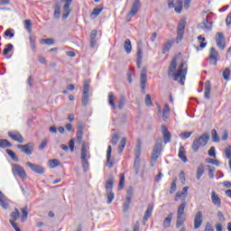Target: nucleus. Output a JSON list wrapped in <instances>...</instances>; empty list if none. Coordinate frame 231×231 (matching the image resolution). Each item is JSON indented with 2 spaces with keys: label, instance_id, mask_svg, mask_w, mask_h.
Here are the masks:
<instances>
[{
  "label": "nucleus",
  "instance_id": "obj_1",
  "mask_svg": "<svg viewBox=\"0 0 231 231\" xmlns=\"http://www.w3.org/2000/svg\"><path fill=\"white\" fill-rule=\"evenodd\" d=\"M178 67V58H173L171 61V64L168 69V75L172 77L173 80H178L180 79L181 86L185 85V78L187 77V69H183L185 67V61H181L179 66V70L176 72V68Z\"/></svg>",
  "mask_w": 231,
  "mask_h": 231
},
{
  "label": "nucleus",
  "instance_id": "obj_2",
  "mask_svg": "<svg viewBox=\"0 0 231 231\" xmlns=\"http://www.w3.org/2000/svg\"><path fill=\"white\" fill-rule=\"evenodd\" d=\"M114 181H115V177L110 176L105 185L106 194L107 198V200H106L107 205H111L113 203V199H115V193L113 192Z\"/></svg>",
  "mask_w": 231,
  "mask_h": 231
},
{
  "label": "nucleus",
  "instance_id": "obj_3",
  "mask_svg": "<svg viewBox=\"0 0 231 231\" xmlns=\"http://www.w3.org/2000/svg\"><path fill=\"white\" fill-rule=\"evenodd\" d=\"M192 0H177L175 5L174 2H169L168 6L169 8H174L175 7V12L177 14H181V11L183 10V6L185 10H189L190 7V3Z\"/></svg>",
  "mask_w": 231,
  "mask_h": 231
},
{
  "label": "nucleus",
  "instance_id": "obj_4",
  "mask_svg": "<svg viewBox=\"0 0 231 231\" xmlns=\"http://www.w3.org/2000/svg\"><path fill=\"white\" fill-rule=\"evenodd\" d=\"M187 207V202H181L177 209V222L176 228H180V226H183L185 223V208Z\"/></svg>",
  "mask_w": 231,
  "mask_h": 231
},
{
  "label": "nucleus",
  "instance_id": "obj_5",
  "mask_svg": "<svg viewBox=\"0 0 231 231\" xmlns=\"http://www.w3.org/2000/svg\"><path fill=\"white\" fill-rule=\"evenodd\" d=\"M12 172L14 176H18V178H21L22 180H26V171L23 166L19 164H13Z\"/></svg>",
  "mask_w": 231,
  "mask_h": 231
},
{
  "label": "nucleus",
  "instance_id": "obj_6",
  "mask_svg": "<svg viewBox=\"0 0 231 231\" xmlns=\"http://www.w3.org/2000/svg\"><path fill=\"white\" fill-rule=\"evenodd\" d=\"M183 35H185V21L181 20L177 27V44H180V42H181V41L183 40Z\"/></svg>",
  "mask_w": 231,
  "mask_h": 231
},
{
  "label": "nucleus",
  "instance_id": "obj_7",
  "mask_svg": "<svg viewBox=\"0 0 231 231\" xmlns=\"http://www.w3.org/2000/svg\"><path fill=\"white\" fill-rule=\"evenodd\" d=\"M215 41L217 42V48L220 50H225V47L226 46V40H225V34L223 32H217Z\"/></svg>",
  "mask_w": 231,
  "mask_h": 231
},
{
  "label": "nucleus",
  "instance_id": "obj_8",
  "mask_svg": "<svg viewBox=\"0 0 231 231\" xmlns=\"http://www.w3.org/2000/svg\"><path fill=\"white\" fill-rule=\"evenodd\" d=\"M209 140H210V134H208V132H206L193 142V145H207Z\"/></svg>",
  "mask_w": 231,
  "mask_h": 231
},
{
  "label": "nucleus",
  "instance_id": "obj_9",
  "mask_svg": "<svg viewBox=\"0 0 231 231\" xmlns=\"http://www.w3.org/2000/svg\"><path fill=\"white\" fill-rule=\"evenodd\" d=\"M61 3H65L63 5V14L62 19L63 21H66L68 17H69V14H71V9L69 8L71 6V4L73 3V0H61Z\"/></svg>",
  "mask_w": 231,
  "mask_h": 231
},
{
  "label": "nucleus",
  "instance_id": "obj_10",
  "mask_svg": "<svg viewBox=\"0 0 231 231\" xmlns=\"http://www.w3.org/2000/svg\"><path fill=\"white\" fill-rule=\"evenodd\" d=\"M140 85L142 91H145V86H147V68L143 67L141 70Z\"/></svg>",
  "mask_w": 231,
  "mask_h": 231
},
{
  "label": "nucleus",
  "instance_id": "obj_11",
  "mask_svg": "<svg viewBox=\"0 0 231 231\" xmlns=\"http://www.w3.org/2000/svg\"><path fill=\"white\" fill-rule=\"evenodd\" d=\"M189 194V187H184L182 191H179L176 193L175 196V201H179L180 199H181L182 203H187V201H185V199H187V196Z\"/></svg>",
  "mask_w": 231,
  "mask_h": 231
},
{
  "label": "nucleus",
  "instance_id": "obj_12",
  "mask_svg": "<svg viewBox=\"0 0 231 231\" xmlns=\"http://www.w3.org/2000/svg\"><path fill=\"white\" fill-rule=\"evenodd\" d=\"M219 53L216 51L214 47L210 48L209 50V64H212L213 66H217V56Z\"/></svg>",
  "mask_w": 231,
  "mask_h": 231
},
{
  "label": "nucleus",
  "instance_id": "obj_13",
  "mask_svg": "<svg viewBox=\"0 0 231 231\" xmlns=\"http://www.w3.org/2000/svg\"><path fill=\"white\" fill-rule=\"evenodd\" d=\"M26 165H27V167H29L31 169V171H32L36 174H44V172H45L44 167H42L39 164H34V163L28 162L26 163Z\"/></svg>",
  "mask_w": 231,
  "mask_h": 231
},
{
  "label": "nucleus",
  "instance_id": "obj_14",
  "mask_svg": "<svg viewBox=\"0 0 231 231\" xmlns=\"http://www.w3.org/2000/svg\"><path fill=\"white\" fill-rule=\"evenodd\" d=\"M201 225H203V213L201 211H198L194 217L195 230H198V228H200Z\"/></svg>",
  "mask_w": 231,
  "mask_h": 231
},
{
  "label": "nucleus",
  "instance_id": "obj_15",
  "mask_svg": "<svg viewBox=\"0 0 231 231\" xmlns=\"http://www.w3.org/2000/svg\"><path fill=\"white\" fill-rule=\"evenodd\" d=\"M208 19H210V15H207L203 23L199 24V28H201V30H204V32H210V30H212V22H208Z\"/></svg>",
  "mask_w": 231,
  "mask_h": 231
},
{
  "label": "nucleus",
  "instance_id": "obj_16",
  "mask_svg": "<svg viewBox=\"0 0 231 231\" xmlns=\"http://www.w3.org/2000/svg\"><path fill=\"white\" fill-rule=\"evenodd\" d=\"M8 136L12 140H14V142H18L19 143H23V138L19 132H8Z\"/></svg>",
  "mask_w": 231,
  "mask_h": 231
},
{
  "label": "nucleus",
  "instance_id": "obj_17",
  "mask_svg": "<svg viewBox=\"0 0 231 231\" xmlns=\"http://www.w3.org/2000/svg\"><path fill=\"white\" fill-rule=\"evenodd\" d=\"M211 201L215 207L221 208V198H219V195L217 194L216 191L211 192Z\"/></svg>",
  "mask_w": 231,
  "mask_h": 231
},
{
  "label": "nucleus",
  "instance_id": "obj_18",
  "mask_svg": "<svg viewBox=\"0 0 231 231\" xmlns=\"http://www.w3.org/2000/svg\"><path fill=\"white\" fill-rule=\"evenodd\" d=\"M142 6V3L140 2V0H134L132 9L130 11V15L132 17H134V15H136V14H138V10H140V7Z\"/></svg>",
  "mask_w": 231,
  "mask_h": 231
},
{
  "label": "nucleus",
  "instance_id": "obj_19",
  "mask_svg": "<svg viewBox=\"0 0 231 231\" xmlns=\"http://www.w3.org/2000/svg\"><path fill=\"white\" fill-rule=\"evenodd\" d=\"M162 133L163 136V143L166 144L169 143V142H171V133H169L167 126L162 125Z\"/></svg>",
  "mask_w": 231,
  "mask_h": 231
},
{
  "label": "nucleus",
  "instance_id": "obj_20",
  "mask_svg": "<svg viewBox=\"0 0 231 231\" xmlns=\"http://www.w3.org/2000/svg\"><path fill=\"white\" fill-rule=\"evenodd\" d=\"M174 42H176V40L172 39L169 40L163 44L162 51V55H165V53L169 52V51L172 48V44H174Z\"/></svg>",
  "mask_w": 231,
  "mask_h": 231
},
{
  "label": "nucleus",
  "instance_id": "obj_21",
  "mask_svg": "<svg viewBox=\"0 0 231 231\" xmlns=\"http://www.w3.org/2000/svg\"><path fill=\"white\" fill-rule=\"evenodd\" d=\"M136 57H137V61H136L137 68L140 69V68H142V59H143V50L140 46L137 47Z\"/></svg>",
  "mask_w": 231,
  "mask_h": 231
},
{
  "label": "nucleus",
  "instance_id": "obj_22",
  "mask_svg": "<svg viewBox=\"0 0 231 231\" xmlns=\"http://www.w3.org/2000/svg\"><path fill=\"white\" fill-rule=\"evenodd\" d=\"M18 149H20L22 152H24V154H27V156H31L33 152V147L30 145H18Z\"/></svg>",
  "mask_w": 231,
  "mask_h": 231
},
{
  "label": "nucleus",
  "instance_id": "obj_23",
  "mask_svg": "<svg viewBox=\"0 0 231 231\" xmlns=\"http://www.w3.org/2000/svg\"><path fill=\"white\" fill-rule=\"evenodd\" d=\"M210 91H212V85H210V81H207L204 88V98L207 100H210Z\"/></svg>",
  "mask_w": 231,
  "mask_h": 231
},
{
  "label": "nucleus",
  "instance_id": "obj_24",
  "mask_svg": "<svg viewBox=\"0 0 231 231\" xmlns=\"http://www.w3.org/2000/svg\"><path fill=\"white\" fill-rule=\"evenodd\" d=\"M111 152H113V148L109 145L106 151V165L108 166V169H113V166L115 165L113 162H111Z\"/></svg>",
  "mask_w": 231,
  "mask_h": 231
},
{
  "label": "nucleus",
  "instance_id": "obj_25",
  "mask_svg": "<svg viewBox=\"0 0 231 231\" xmlns=\"http://www.w3.org/2000/svg\"><path fill=\"white\" fill-rule=\"evenodd\" d=\"M104 10V5H97L96 8L93 9L91 14H90V17L92 19H97V16L99 14H102Z\"/></svg>",
  "mask_w": 231,
  "mask_h": 231
},
{
  "label": "nucleus",
  "instance_id": "obj_26",
  "mask_svg": "<svg viewBox=\"0 0 231 231\" xmlns=\"http://www.w3.org/2000/svg\"><path fill=\"white\" fill-rule=\"evenodd\" d=\"M160 154H162V148H160V146H154L152 152V162H156L158 158H160Z\"/></svg>",
  "mask_w": 231,
  "mask_h": 231
},
{
  "label": "nucleus",
  "instance_id": "obj_27",
  "mask_svg": "<svg viewBox=\"0 0 231 231\" xmlns=\"http://www.w3.org/2000/svg\"><path fill=\"white\" fill-rule=\"evenodd\" d=\"M84 129V126L82 124L78 125V132H77V143L80 145L82 143V136H83V132L82 130Z\"/></svg>",
  "mask_w": 231,
  "mask_h": 231
},
{
  "label": "nucleus",
  "instance_id": "obj_28",
  "mask_svg": "<svg viewBox=\"0 0 231 231\" xmlns=\"http://www.w3.org/2000/svg\"><path fill=\"white\" fill-rule=\"evenodd\" d=\"M179 158L184 163H187V162H189V159H187V155H185V147L184 146H180L179 149Z\"/></svg>",
  "mask_w": 231,
  "mask_h": 231
},
{
  "label": "nucleus",
  "instance_id": "obj_29",
  "mask_svg": "<svg viewBox=\"0 0 231 231\" xmlns=\"http://www.w3.org/2000/svg\"><path fill=\"white\" fill-rule=\"evenodd\" d=\"M172 217H173V214L170 213L168 215V217L164 218V221L162 223L163 228H170L171 227V223H172Z\"/></svg>",
  "mask_w": 231,
  "mask_h": 231
},
{
  "label": "nucleus",
  "instance_id": "obj_30",
  "mask_svg": "<svg viewBox=\"0 0 231 231\" xmlns=\"http://www.w3.org/2000/svg\"><path fill=\"white\" fill-rule=\"evenodd\" d=\"M154 207L152 205H148L147 210L144 213L143 216V221H149V217H151V216H152V210H153Z\"/></svg>",
  "mask_w": 231,
  "mask_h": 231
},
{
  "label": "nucleus",
  "instance_id": "obj_31",
  "mask_svg": "<svg viewBox=\"0 0 231 231\" xmlns=\"http://www.w3.org/2000/svg\"><path fill=\"white\" fill-rule=\"evenodd\" d=\"M211 140L214 143H219V142H221V138L219 137V134H217L216 129L211 130Z\"/></svg>",
  "mask_w": 231,
  "mask_h": 231
},
{
  "label": "nucleus",
  "instance_id": "obj_32",
  "mask_svg": "<svg viewBox=\"0 0 231 231\" xmlns=\"http://www.w3.org/2000/svg\"><path fill=\"white\" fill-rule=\"evenodd\" d=\"M124 48H125V53H127V55H129V53H131V51H133V45L131 44V40L126 39L125 41Z\"/></svg>",
  "mask_w": 231,
  "mask_h": 231
},
{
  "label": "nucleus",
  "instance_id": "obj_33",
  "mask_svg": "<svg viewBox=\"0 0 231 231\" xmlns=\"http://www.w3.org/2000/svg\"><path fill=\"white\" fill-rule=\"evenodd\" d=\"M81 160H89V152H88V146L86 145L81 147Z\"/></svg>",
  "mask_w": 231,
  "mask_h": 231
},
{
  "label": "nucleus",
  "instance_id": "obj_34",
  "mask_svg": "<svg viewBox=\"0 0 231 231\" xmlns=\"http://www.w3.org/2000/svg\"><path fill=\"white\" fill-rule=\"evenodd\" d=\"M108 104L113 109H116V105H115V94L113 92L108 93Z\"/></svg>",
  "mask_w": 231,
  "mask_h": 231
},
{
  "label": "nucleus",
  "instance_id": "obj_35",
  "mask_svg": "<svg viewBox=\"0 0 231 231\" xmlns=\"http://www.w3.org/2000/svg\"><path fill=\"white\" fill-rule=\"evenodd\" d=\"M205 174V166L200 164L197 169V180H201V176Z\"/></svg>",
  "mask_w": 231,
  "mask_h": 231
},
{
  "label": "nucleus",
  "instance_id": "obj_36",
  "mask_svg": "<svg viewBox=\"0 0 231 231\" xmlns=\"http://www.w3.org/2000/svg\"><path fill=\"white\" fill-rule=\"evenodd\" d=\"M10 216H11L12 221H17V219L21 217V213L19 212V208H15L14 211H13Z\"/></svg>",
  "mask_w": 231,
  "mask_h": 231
},
{
  "label": "nucleus",
  "instance_id": "obj_37",
  "mask_svg": "<svg viewBox=\"0 0 231 231\" xmlns=\"http://www.w3.org/2000/svg\"><path fill=\"white\" fill-rule=\"evenodd\" d=\"M125 185V174L120 173V180L118 184V190H122Z\"/></svg>",
  "mask_w": 231,
  "mask_h": 231
},
{
  "label": "nucleus",
  "instance_id": "obj_38",
  "mask_svg": "<svg viewBox=\"0 0 231 231\" xmlns=\"http://www.w3.org/2000/svg\"><path fill=\"white\" fill-rule=\"evenodd\" d=\"M29 41H30V44H31V49L32 50L33 53H35V51H37V45L35 42V36H30L29 37Z\"/></svg>",
  "mask_w": 231,
  "mask_h": 231
},
{
  "label": "nucleus",
  "instance_id": "obj_39",
  "mask_svg": "<svg viewBox=\"0 0 231 231\" xmlns=\"http://www.w3.org/2000/svg\"><path fill=\"white\" fill-rule=\"evenodd\" d=\"M49 165L51 169H55V167L60 166V162L57 159L49 160Z\"/></svg>",
  "mask_w": 231,
  "mask_h": 231
},
{
  "label": "nucleus",
  "instance_id": "obj_40",
  "mask_svg": "<svg viewBox=\"0 0 231 231\" xmlns=\"http://www.w3.org/2000/svg\"><path fill=\"white\" fill-rule=\"evenodd\" d=\"M40 44H47V46H51V44H55V40H53V38L42 39L40 41Z\"/></svg>",
  "mask_w": 231,
  "mask_h": 231
},
{
  "label": "nucleus",
  "instance_id": "obj_41",
  "mask_svg": "<svg viewBox=\"0 0 231 231\" xmlns=\"http://www.w3.org/2000/svg\"><path fill=\"white\" fill-rule=\"evenodd\" d=\"M6 153L8 154V156H10L13 162H19V157H17V154H15L14 151L7 149Z\"/></svg>",
  "mask_w": 231,
  "mask_h": 231
},
{
  "label": "nucleus",
  "instance_id": "obj_42",
  "mask_svg": "<svg viewBox=\"0 0 231 231\" xmlns=\"http://www.w3.org/2000/svg\"><path fill=\"white\" fill-rule=\"evenodd\" d=\"M23 24H24L25 30H27V32H28L29 33H32V27L33 26V24L32 23V21H30V20H24V21H23Z\"/></svg>",
  "mask_w": 231,
  "mask_h": 231
},
{
  "label": "nucleus",
  "instance_id": "obj_43",
  "mask_svg": "<svg viewBox=\"0 0 231 231\" xmlns=\"http://www.w3.org/2000/svg\"><path fill=\"white\" fill-rule=\"evenodd\" d=\"M82 106L85 107L89 104V94H83L81 97Z\"/></svg>",
  "mask_w": 231,
  "mask_h": 231
},
{
  "label": "nucleus",
  "instance_id": "obj_44",
  "mask_svg": "<svg viewBox=\"0 0 231 231\" xmlns=\"http://www.w3.org/2000/svg\"><path fill=\"white\" fill-rule=\"evenodd\" d=\"M22 210V221H26L28 219V207L21 208Z\"/></svg>",
  "mask_w": 231,
  "mask_h": 231
},
{
  "label": "nucleus",
  "instance_id": "obj_45",
  "mask_svg": "<svg viewBox=\"0 0 231 231\" xmlns=\"http://www.w3.org/2000/svg\"><path fill=\"white\" fill-rule=\"evenodd\" d=\"M60 17V5L57 4L54 6V19H59Z\"/></svg>",
  "mask_w": 231,
  "mask_h": 231
},
{
  "label": "nucleus",
  "instance_id": "obj_46",
  "mask_svg": "<svg viewBox=\"0 0 231 231\" xmlns=\"http://www.w3.org/2000/svg\"><path fill=\"white\" fill-rule=\"evenodd\" d=\"M81 164L83 167V171L88 172L89 171V162H88V159L81 160Z\"/></svg>",
  "mask_w": 231,
  "mask_h": 231
},
{
  "label": "nucleus",
  "instance_id": "obj_47",
  "mask_svg": "<svg viewBox=\"0 0 231 231\" xmlns=\"http://www.w3.org/2000/svg\"><path fill=\"white\" fill-rule=\"evenodd\" d=\"M133 194H134V191L133 189V186H130L129 189L126 191V199L132 201Z\"/></svg>",
  "mask_w": 231,
  "mask_h": 231
},
{
  "label": "nucleus",
  "instance_id": "obj_48",
  "mask_svg": "<svg viewBox=\"0 0 231 231\" xmlns=\"http://www.w3.org/2000/svg\"><path fill=\"white\" fill-rule=\"evenodd\" d=\"M13 50H14V45L12 43L5 45V48L3 51V55L5 56L8 55V53H10V51Z\"/></svg>",
  "mask_w": 231,
  "mask_h": 231
},
{
  "label": "nucleus",
  "instance_id": "obj_49",
  "mask_svg": "<svg viewBox=\"0 0 231 231\" xmlns=\"http://www.w3.org/2000/svg\"><path fill=\"white\" fill-rule=\"evenodd\" d=\"M131 201L132 200L125 199V201L123 204V212L129 211V207H131Z\"/></svg>",
  "mask_w": 231,
  "mask_h": 231
},
{
  "label": "nucleus",
  "instance_id": "obj_50",
  "mask_svg": "<svg viewBox=\"0 0 231 231\" xmlns=\"http://www.w3.org/2000/svg\"><path fill=\"white\" fill-rule=\"evenodd\" d=\"M208 177L210 178V180L214 179V174L216 172V168L213 167V166L208 165Z\"/></svg>",
  "mask_w": 231,
  "mask_h": 231
},
{
  "label": "nucleus",
  "instance_id": "obj_51",
  "mask_svg": "<svg viewBox=\"0 0 231 231\" xmlns=\"http://www.w3.org/2000/svg\"><path fill=\"white\" fill-rule=\"evenodd\" d=\"M230 73L231 70L230 69L226 68L224 71H223V78L225 79V80H230Z\"/></svg>",
  "mask_w": 231,
  "mask_h": 231
},
{
  "label": "nucleus",
  "instance_id": "obj_52",
  "mask_svg": "<svg viewBox=\"0 0 231 231\" xmlns=\"http://www.w3.org/2000/svg\"><path fill=\"white\" fill-rule=\"evenodd\" d=\"M192 133H193V132H182V133L180 134V137L182 140H187V138H190V136H192Z\"/></svg>",
  "mask_w": 231,
  "mask_h": 231
},
{
  "label": "nucleus",
  "instance_id": "obj_53",
  "mask_svg": "<svg viewBox=\"0 0 231 231\" xmlns=\"http://www.w3.org/2000/svg\"><path fill=\"white\" fill-rule=\"evenodd\" d=\"M124 106H125V97L122 96L118 101V109H124Z\"/></svg>",
  "mask_w": 231,
  "mask_h": 231
},
{
  "label": "nucleus",
  "instance_id": "obj_54",
  "mask_svg": "<svg viewBox=\"0 0 231 231\" xmlns=\"http://www.w3.org/2000/svg\"><path fill=\"white\" fill-rule=\"evenodd\" d=\"M145 106L148 107H151L152 106V99L151 98V95L147 94L145 96Z\"/></svg>",
  "mask_w": 231,
  "mask_h": 231
},
{
  "label": "nucleus",
  "instance_id": "obj_55",
  "mask_svg": "<svg viewBox=\"0 0 231 231\" xmlns=\"http://www.w3.org/2000/svg\"><path fill=\"white\" fill-rule=\"evenodd\" d=\"M176 179H173L172 182H171V186L170 188V194H172L174 192H176Z\"/></svg>",
  "mask_w": 231,
  "mask_h": 231
},
{
  "label": "nucleus",
  "instance_id": "obj_56",
  "mask_svg": "<svg viewBox=\"0 0 231 231\" xmlns=\"http://www.w3.org/2000/svg\"><path fill=\"white\" fill-rule=\"evenodd\" d=\"M83 95H89V83H84Z\"/></svg>",
  "mask_w": 231,
  "mask_h": 231
},
{
  "label": "nucleus",
  "instance_id": "obj_57",
  "mask_svg": "<svg viewBox=\"0 0 231 231\" xmlns=\"http://www.w3.org/2000/svg\"><path fill=\"white\" fill-rule=\"evenodd\" d=\"M208 156H211V158H216V147H211L209 150H208Z\"/></svg>",
  "mask_w": 231,
  "mask_h": 231
},
{
  "label": "nucleus",
  "instance_id": "obj_58",
  "mask_svg": "<svg viewBox=\"0 0 231 231\" xmlns=\"http://www.w3.org/2000/svg\"><path fill=\"white\" fill-rule=\"evenodd\" d=\"M225 154H226V158H227V160H231V147H226L225 150Z\"/></svg>",
  "mask_w": 231,
  "mask_h": 231
},
{
  "label": "nucleus",
  "instance_id": "obj_59",
  "mask_svg": "<svg viewBox=\"0 0 231 231\" xmlns=\"http://www.w3.org/2000/svg\"><path fill=\"white\" fill-rule=\"evenodd\" d=\"M118 140H120L118 134H114L111 139V143H113V145H116V143H118Z\"/></svg>",
  "mask_w": 231,
  "mask_h": 231
},
{
  "label": "nucleus",
  "instance_id": "obj_60",
  "mask_svg": "<svg viewBox=\"0 0 231 231\" xmlns=\"http://www.w3.org/2000/svg\"><path fill=\"white\" fill-rule=\"evenodd\" d=\"M208 163H210L211 165H216L217 167H219V161L214 160V159H208Z\"/></svg>",
  "mask_w": 231,
  "mask_h": 231
},
{
  "label": "nucleus",
  "instance_id": "obj_61",
  "mask_svg": "<svg viewBox=\"0 0 231 231\" xmlns=\"http://www.w3.org/2000/svg\"><path fill=\"white\" fill-rule=\"evenodd\" d=\"M5 37H10V39L14 38V36L15 35L14 32H12V29H7L5 32Z\"/></svg>",
  "mask_w": 231,
  "mask_h": 231
},
{
  "label": "nucleus",
  "instance_id": "obj_62",
  "mask_svg": "<svg viewBox=\"0 0 231 231\" xmlns=\"http://www.w3.org/2000/svg\"><path fill=\"white\" fill-rule=\"evenodd\" d=\"M0 206L2 207V208H5L6 210V208H8V203H6V200H5V199H2L0 200Z\"/></svg>",
  "mask_w": 231,
  "mask_h": 231
},
{
  "label": "nucleus",
  "instance_id": "obj_63",
  "mask_svg": "<svg viewBox=\"0 0 231 231\" xmlns=\"http://www.w3.org/2000/svg\"><path fill=\"white\" fill-rule=\"evenodd\" d=\"M205 231H214V227H212V225L210 223L206 224Z\"/></svg>",
  "mask_w": 231,
  "mask_h": 231
},
{
  "label": "nucleus",
  "instance_id": "obj_64",
  "mask_svg": "<svg viewBox=\"0 0 231 231\" xmlns=\"http://www.w3.org/2000/svg\"><path fill=\"white\" fill-rule=\"evenodd\" d=\"M226 24L227 26H230V24H231V12L228 14V15H227V17L226 19Z\"/></svg>",
  "mask_w": 231,
  "mask_h": 231
}]
</instances>
